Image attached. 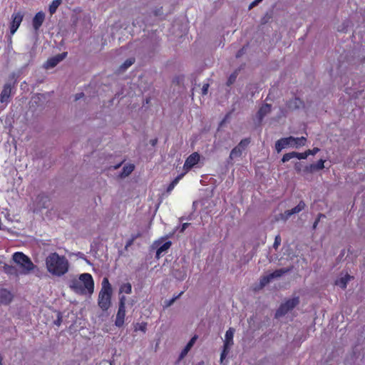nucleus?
<instances>
[{
    "label": "nucleus",
    "instance_id": "obj_1",
    "mask_svg": "<svg viewBox=\"0 0 365 365\" xmlns=\"http://www.w3.org/2000/svg\"><path fill=\"white\" fill-rule=\"evenodd\" d=\"M48 272L53 276L61 277L68 271V261L65 256H60L56 252H51L46 259Z\"/></svg>",
    "mask_w": 365,
    "mask_h": 365
},
{
    "label": "nucleus",
    "instance_id": "obj_2",
    "mask_svg": "<svg viewBox=\"0 0 365 365\" xmlns=\"http://www.w3.org/2000/svg\"><path fill=\"white\" fill-rule=\"evenodd\" d=\"M69 287L77 294H92L94 289L93 277L89 273L81 274L78 279L70 280Z\"/></svg>",
    "mask_w": 365,
    "mask_h": 365
},
{
    "label": "nucleus",
    "instance_id": "obj_3",
    "mask_svg": "<svg viewBox=\"0 0 365 365\" xmlns=\"http://www.w3.org/2000/svg\"><path fill=\"white\" fill-rule=\"evenodd\" d=\"M113 289L108 279L104 277L102 281V287L98 296V305L103 311H108L111 305Z\"/></svg>",
    "mask_w": 365,
    "mask_h": 365
},
{
    "label": "nucleus",
    "instance_id": "obj_4",
    "mask_svg": "<svg viewBox=\"0 0 365 365\" xmlns=\"http://www.w3.org/2000/svg\"><path fill=\"white\" fill-rule=\"evenodd\" d=\"M12 259L20 266L21 274H29L36 267L31 259L22 252H14Z\"/></svg>",
    "mask_w": 365,
    "mask_h": 365
},
{
    "label": "nucleus",
    "instance_id": "obj_5",
    "mask_svg": "<svg viewBox=\"0 0 365 365\" xmlns=\"http://www.w3.org/2000/svg\"><path fill=\"white\" fill-rule=\"evenodd\" d=\"M299 304V298L296 296L293 298H289L284 303H282L275 312V317L280 318L287 314L289 311L292 310L296 306Z\"/></svg>",
    "mask_w": 365,
    "mask_h": 365
},
{
    "label": "nucleus",
    "instance_id": "obj_6",
    "mask_svg": "<svg viewBox=\"0 0 365 365\" xmlns=\"http://www.w3.org/2000/svg\"><path fill=\"white\" fill-rule=\"evenodd\" d=\"M235 329L233 327H230L225 333V339L223 341V349L221 353L220 360L221 362L225 359L228 354L230 346L234 344V335Z\"/></svg>",
    "mask_w": 365,
    "mask_h": 365
},
{
    "label": "nucleus",
    "instance_id": "obj_7",
    "mask_svg": "<svg viewBox=\"0 0 365 365\" xmlns=\"http://www.w3.org/2000/svg\"><path fill=\"white\" fill-rule=\"evenodd\" d=\"M125 296H120L118 310L115 320V324L118 327H121L124 324L125 317Z\"/></svg>",
    "mask_w": 365,
    "mask_h": 365
},
{
    "label": "nucleus",
    "instance_id": "obj_8",
    "mask_svg": "<svg viewBox=\"0 0 365 365\" xmlns=\"http://www.w3.org/2000/svg\"><path fill=\"white\" fill-rule=\"evenodd\" d=\"M250 142V138H244L241 140L237 145H236L235 148L231 150L229 158L231 160H233L237 157L241 156L242 152L245 150Z\"/></svg>",
    "mask_w": 365,
    "mask_h": 365
},
{
    "label": "nucleus",
    "instance_id": "obj_9",
    "mask_svg": "<svg viewBox=\"0 0 365 365\" xmlns=\"http://www.w3.org/2000/svg\"><path fill=\"white\" fill-rule=\"evenodd\" d=\"M24 15L21 11L14 13L11 15V20L9 24L10 34L14 35L20 27Z\"/></svg>",
    "mask_w": 365,
    "mask_h": 365
},
{
    "label": "nucleus",
    "instance_id": "obj_10",
    "mask_svg": "<svg viewBox=\"0 0 365 365\" xmlns=\"http://www.w3.org/2000/svg\"><path fill=\"white\" fill-rule=\"evenodd\" d=\"M306 204L303 200L299 201V202L297 204V205L290 210H286L284 213L279 214V216L278 219H281L282 220H287L289 219L292 215L299 213V212L302 211L304 208L305 207Z\"/></svg>",
    "mask_w": 365,
    "mask_h": 365
},
{
    "label": "nucleus",
    "instance_id": "obj_11",
    "mask_svg": "<svg viewBox=\"0 0 365 365\" xmlns=\"http://www.w3.org/2000/svg\"><path fill=\"white\" fill-rule=\"evenodd\" d=\"M284 141L285 144H287V146L298 148H300V146L305 145L307 142V138L305 137L294 138L292 136H289L287 138H284Z\"/></svg>",
    "mask_w": 365,
    "mask_h": 365
},
{
    "label": "nucleus",
    "instance_id": "obj_12",
    "mask_svg": "<svg viewBox=\"0 0 365 365\" xmlns=\"http://www.w3.org/2000/svg\"><path fill=\"white\" fill-rule=\"evenodd\" d=\"M200 158L199 153L195 152L192 153L190 155H189L184 163L183 168L185 171H188L192 169L195 165L197 164Z\"/></svg>",
    "mask_w": 365,
    "mask_h": 365
},
{
    "label": "nucleus",
    "instance_id": "obj_13",
    "mask_svg": "<svg viewBox=\"0 0 365 365\" xmlns=\"http://www.w3.org/2000/svg\"><path fill=\"white\" fill-rule=\"evenodd\" d=\"M67 55V52H63L61 53H58L56 56H53L52 58H50L47 60L46 63V68H51L55 67L58 63L62 61Z\"/></svg>",
    "mask_w": 365,
    "mask_h": 365
},
{
    "label": "nucleus",
    "instance_id": "obj_14",
    "mask_svg": "<svg viewBox=\"0 0 365 365\" xmlns=\"http://www.w3.org/2000/svg\"><path fill=\"white\" fill-rule=\"evenodd\" d=\"M45 18L46 15L43 11H39L34 15V19L32 20V24L36 31H38L39 29L41 27L45 20Z\"/></svg>",
    "mask_w": 365,
    "mask_h": 365
},
{
    "label": "nucleus",
    "instance_id": "obj_15",
    "mask_svg": "<svg viewBox=\"0 0 365 365\" xmlns=\"http://www.w3.org/2000/svg\"><path fill=\"white\" fill-rule=\"evenodd\" d=\"M307 157V151L304 153L291 152L283 155L281 160L283 163H284V162L289 161V160L294 158H297L298 159H306Z\"/></svg>",
    "mask_w": 365,
    "mask_h": 365
},
{
    "label": "nucleus",
    "instance_id": "obj_16",
    "mask_svg": "<svg viewBox=\"0 0 365 365\" xmlns=\"http://www.w3.org/2000/svg\"><path fill=\"white\" fill-rule=\"evenodd\" d=\"M11 93V86L10 83H6L0 95V102L1 103H7L9 101Z\"/></svg>",
    "mask_w": 365,
    "mask_h": 365
},
{
    "label": "nucleus",
    "instance_id": "obj_17",
    "mask_svg": "<svg viewBox=\"0 0 365 365\" xmlns=\"http://www.w3.org/2000/svg\"><path fill=\"white\" fill-rule=\"evenodd\" d=\"M12 300L11 293L6 289L0 290V304H8Z\"/></svg>",
    "mask_w": 365,
    "mask_h": 365
},
{
    "label": "nucleus",
    "instance_id": "obj_18",
    "mask_svg": "<svg viewBox=\"0 0 365 365\" xmlns=\"http://www.w3.org/2000/svg\"><path fill=\"white\" fill-rule=\"evenodd\" d=\"M197 338V336L196 335H195L187 342V344L185 346V348L180 353V360H181V359L184 358L187 355L188 351L192 349L193 344L195 342Z\"/></svg>",
    "mask_w": 365,
    "mask_h": 365
},
{
    "label": "nucleus",
    "instance_id": "obj_19",
    "mask_svg": "<svg viewBox=\"0 0 365 365\" xmlns=\"http://www.w3.org/2000/svg\"><path fill=\"white\" fill-rule=\"evenodd\" d=\"M287 106L289 109H298L302 106H304L303 101L298 97H295L294 98L290 100L287 103Z\"/></svg>",
    "mask_w": 365,
    "mask_h": 365
},
{
    "label": "nucleus",
    "instance_id": "obj_20",
    "mask_svg": "<svg viewBox=\"0 0 365 365\" xmlns=\"http://www.w3.org/2000/svg\"><path fill=\"white\" fill-rule=\"evenodd\" d=\"M271 105L265 103L263 106H262L258 112H257V117L261 120H262L264 116L269 113L271 111Z\"/></svg>",
    "mask_w": 365,
    "mask_h": 365
},
{
    "label": "nucleus",
    "instance_id": "obj_21",
    "mask_svg": "<svg viewBox=\"0 0 365 365\" xmlns=\"http://www.w3.org/2000/svg\"><path fill=\"white\" fill-rule=\"evenodd\" d=\"M353 278V277L350 276L349 274H346L344 277H341L336 280V285L339 287L340 288L344 289L346 288L348 282Z\"/></svg>",
    "mask_w": 365,
    "mask_h": 365
},
{
    "label": "nucleus",
    "instance_id": "obj_22",
    "mask_svg": "<svg viewBox=\"0 0 365 365\" xmlns=\"http://www.w3.org/2000/svg\"><path fill=\"white\" fill-rule=\"evenodd\" d=\"M172 243L170 241L165 242L163 245H161L160 247H158L156 250V258L159 259L163 252H165L167 250H168Z\"/></svg>",
    "mask_w": 365,
    "mask_h": 365
},
{
    "label": "nucleus",
    "instance_id": "obj_23",
    "mask_svg": "<svg viewBox=\"0 0 365 365\" xmlns=\"http://www.w3.org/2000/svg\"><path fill=\"white\" fill-rule=\"evenodd\" d=\"M62 4V0H54L51 2L50 6H48V12H50L51 15L54 14L58 7Z\"/></svg>",
    "mask_w": 365,
    "mask_h": 365
},
{
    "label": "nucleus",
    "instance_id": "obj_24",
    "mask_svg": "<svg viewBox=\"0 0 365 365\" xmlns=\"http://www.w3.org/2000/svg\"><path fill=\"white\" fill-rule=\"evenodd\" d=\"M184 174L185 173H180L172 180V182L167 187V192H170L174 189V187L178 184L179 180L182 179Z\"/></svg>",
    "mask_w": 365,
    "mask_h": 365
},
{
    "label": "nucleus",
    "instance_id": "obj_25",
    "mask_svg": "<svg viewBox=\"0 0 365 365\" xmlns=\"http://www.w3.org/2000/svg\"><path fill=\"white\" fill-rule=\"evenodd\" d=\"M290 271V268H279V269L275 270L272 273H270V277L277 278L282 277L284 274H286Z\"/></svg>",
    "mask_w": 365,
    "mask_h": 365
},
{
    "label": "nucleus",
    "instance_id": "obj_26",
    "mask_svg": "<svg viewBox=\"0 0 365 365\" xmlns=\"http://www.w3.org/2000/svg\"><path fill=\"white\" fill-rule=\"evenodd\" d=\"M148 323L145 322H137L134 324V331H140L143 333H145L147 331Z\"/></svg>",
    "mask_w": 365,
    "mask_h": 365
},
{
    "label": "nucleus",
    "instance_id": "obj_27",
    "mask_svg": "<svg viewBox=\"0 0 365 365\" xmlns=\"http://www.w3.org/2000/svg\"><path fill=\"white\" fill-rule=\"evenodd\" d=\"M135 62V59L134 58H130L125 60L119 68L120 72H123V71L132 66Z\"/></svg>",
    "mask_w": 365,
    "mask_h": 365
},
{
    "label": "nucleus",
    "instance_id": "obj_28",
    "mask_svg": "<svg viewBox=\"0 0 365 365\" xmlns=\"http://www.w3.org/2000/svg\"><path fill=\"white\" fill-rule=\"evenodd\" d=\"M132 292V285L130 282H125L120 285V294H130Z\"/></svg>",
    "mask_w": 365,
    "mask_h": 365
},
{
    "label": "nucleus",
    "instance_id": "obj_29",
    "mask_svg": "<svg viewBox=\"0 0 365 365\" xmlns=\"http://www.w3.org/2000/svg\"><path fill=\"white\" fill-rule=\"evenodd\" d=\"M287 145L285 144L284 138L278 140L275 143V148L278 153H279L282 149L287 148Z\"/></svg>",
    "mask_w": 365,
    "mask_h": 365
},
{
    "label": "nucleus",
    "instance_id": "obj_30",
    "mask_svg": "<svg viewBox=\"0 0 365 365\" xmlns=\"http://www.w3.org/2000/svg\"><path fill=\"white\" fill-rule=\"evenodd\" d=\"M135 169V166L133 165H125L123 168L121 172V176H127L130 174Z\"/></svg>",
    "mask_w": 365,
    "mask_h": 365
},
{
    "label": "nucleus",
    "instance_id": "obj_31",
    "mask_svg": "<svg viewBox=\"0 0 365 365\" xmlns=\"http://www.w3.org/2000/svg\"><path fill=\"white\" fill-rule=\"evenodd\" d=\"M272 279V278L270 277V274L262 277L259 280L260 287H264L267 284H268L270 282Z\"/></svg>",
    "mask_w": 365,
    "mask_h": 365
},
{
    "label": "nucleus",
    "instance_id": "obj_32",
    "mask_svg": "<svg viewBox=\"0 0 365 365\" xmlns=\"http://www.w3.org/2000/svg\"><path fill=\"white\" fill-rule=\"evenodd\" d=\"M237 75H238V72H237V70H235V72H233L227 78V86H231L232 84H233L237 78Z\"/></svg>",
    "mask_w": 365,
    "mask_h": 365
},
{
    "label": "nucleus",
    "instance_id": "obj_33",
    "mask_svg": "<svg viewBox=\"0 0 365 365\" xmlns=\"http://www.w3.org/2000/svg\"><path fill=\"white\" fill-rule=\"evenodd\" d=\"M141 236L140 232H138L137 234H133L125 244V247H130L133 245L134 242L138 239V237Z\"/></svg>",
    "mask_w": 365,
    "mask_h": 365
},
{
    "label": "nucleus",
    "instance_id": "obj_34",
    "mask_svg": "<svg viewBox=\"0 0 365 365\" xmlns=\"http://www.w3.org/2000/svg\"><path fill=\"white\" fill-rule=\"evenodd\" d=\"M315 171L322 170L324 168V160L320 159L317 163L312 164Z\"/></svg>",
    "mask_w": 365,
    "mask_h": 365
},
{
    "label": "nucleus",
    "instance_id": "obj_35",
    "mask_svg": "<svg viewBox=\"0 0 365 365\" xmlns=\"http://www.w3.org/2000/svg\"><path fill=\"white\" fill-rule=\"evenodd\" d=\"M4 270L6 273L9 274H16L17 272L16 268L12 265H6Z\"/></svg>",
    "mask_w": 365,
    "mask_h": 365
},
{
    "label": "nucleus",
    "instance_id": "obj_36",
    "mask_svg": "<svg viewBox=\"0 0 365 365\" xmlns=\"http://www.w3.org/2000/svg\"><path fill=\"white\" fill-rule=\"evenodd\" d=\"M282 244V237L280 235H277L275 236L274 242L273 244V247L274 249H278L279 246Z\"/></svg>",
    "mask_w": 365,
    "mask_h": 365
},
{
    "label": "nucleus",
    "instance_id": "obj_37",
    "mask_svg": "<svg viewBox=\"0 0 365 365\" xmlns=\"http://www.w3.org/2000/svg\"><path fill=\"white\" fill-rule=\"evenodd\" d=\"M314 171H315V170H314L312 164L305 166L303 169V172L305 173H312Z\"/></svg>",
    "mask_w": 365,
    "mask_h": 365
},
{
    "label": "nucleus",
    "instance_id": "obj_38",
    "mask_svg": "<svg viewBox=\"0 0 365 365\" xmlns=\"http://www.w3.org/2000/svg\"><path fill=\"white\" fill-rule=\"evenodd\" d=\"M209 90V83H204L202 88V94L203 96L207 95L208 93Z\"/></svg>",
    "mask_w": 365,
    "mask_h": 365
},
{
    "label": "nucleus",
    "instance_id": "obj_39",
    "mask_svg": "<svg viewBox=\"0 0 365 365\" xmlns=\"http://www.w3.org/2000/svg\"><path fill=\"white\" fill-rule=\"evenodd\" d=\"M319 151V149L317 148H313L312 150H307L308 156L310 155H315Z\"/></svg>",
    "mask_w": 365,
    "mask_h": 365
},
{
    "label": "nucleus",
    "instance_id": "obj_40",
    "mask_svg": "<svg viewBox=\"0 0 365 365\" xmlns=\"http://www.w3.org/2000/svg\"><path fill=\"white\" fill-rule=\"evenodd\" d=\"M324 217V215H323V214H319V215L318 218H317V219L315 220L314 222V225H313V228H314V229H315V228L317 227V225H318V223H319V220H320V217Z\"/></svg>",
    "mask_w": 365,
    "mask_h": 365
},
{
    "label": "nucleus",
    "instance_id": "obj_41",
    "mask_svg": "<svg viewBox=\"0 0 365 365\" xmlns=\"http://www.w3.org/2000/svg\"><path fill=\"white\" fill-rule=\"evenodd\" d=\"M295 170L297 173H299L302 170V164L297 163L295 165Z\"/></svg>",
    "mask_w": 365,
    "mask_h": 365
},
{
    "label": "nucleus",
    "instance_id": "obj_42",
    "mask_svg": "<svg viewBox=\"0 0 365 365\" xmlns=\"http://www.w3.org/2000/svg\"><path fill=\"white\" fill-rule=\"evenodd\" d=\"M244 53V47L242 48L241 49H240L239 51H237V54H236V57L237 58H240V56H241Z\"/></svg>",
    "mask_w": 365,
    "mask_h": 365
},
{
    "label": "nucleus",
    "instance_id": "obj_43",
    "mask_svg": "<svg viewBox=\"0 0 365 365\" xmlns=\"http://www.w3.org/2000/svg\"><path fill=\"white\" fill-rule=\"evenodd\" d=\"M190 224L189 222H183L181 226V231H184L185 229H187L189 227Z\"/></svg>",
    "mask_w": 365,
    "mask_h": 365
},
{
    "label": "nucleus",
    "instance_id": "obj_44",
    "mask_svg": "<svg viewBox=\"0 0 365 365\" xmlns=\"http://www.w3.org/2000/svg\"><path fill=\"white\" fill-rule=\"evenodd\" d=\"M84 96V93H78L75 96V100L76 101H78L81 98H82L83 96Z\"/></svg>",
    "mask_w": 365,
    "mask_h": 365
},
{
    "label": "nucleus",
    "instance_id": "obj_45",
    "mask_svg": "<svg viewBox=\"0 0 365 365\" xmlns=\"http://www.w3.org/2000/svg\"><path fill=\"white\" fill-rule=\"evenodd\" d=\"M262 0H255L254 1H252L250 4V8L253 7L254 6L257 5L258 3H259L260 1H262Z\"/></svg>",
    "mask_w": 365,
    "mask_h": 365
},
{
    "label": "nucleus",
    "instance_id": "obj_46",
    "mask_svg": "<svg viewBox=\"0 0 365 365\" xmlns=\"http://www.w3.org/2000/svg\"><path fill=\"white\" fill-rule=\"evenodd\" d=\"M157 142H158L157 138L153 139V140H151V145H155L157 143Z\"/></svg>",
    "mask_w": 365,
    "mask_h": 365
},
{
    "label": "nucleus",
    "instance_id": "obj_47",
    "mask_svg": "<svg viewBox=\"0 0 365 365\" xmlns=\"http://www.w3.org/2000/svg\"><path fill=\"white\" fill-rule=\"evenodd\" d=\"M182 293V292H180V293L179 294V295H178V296L175 297V298H173V299H172V300H171V302L169 303V305H170L171 303H173L175 299H177L178 297H179Z\"/></svg>",
    "mask_w": 365,
    "mask_h": 365
},
{
    "label": "nucleus",
    "instance_id": "obj_48",
    "mask_svg": "<svg viewBox=\"0 0 365 365\" xmlns=\"http://www.w3.org/2000/svg\"><path fill=\"white\" fill-rule=\"evenodd\" d=\"M61 319H58L56 322H55V324H57V325H60L61 324Z\"/></svg>",
    "mask_w": 365,
    "mask_h": 365
},
{
    "label": "nucleus",
    "instance_id": "obj_49",
    "mask_svg": "<svg viewBox=\"0 0 365 365\" xmlns=\"http://www.w3.org/2000/svg\"><path fill=\"white\" fill-rule=\"evenodd\" d=\"M2 362H3V356H1V354H0V365L3 364Z\"/></svg>",
    "mask_w": 365,
    "mask_h": 365
},
{
    "label": "nucleus",
    "instance_id": "obj_50",
    "mask_svg": "<svg viewBox=\"0 0 365 365\" xmlns=\"http://www.w3.org/2000/svg\"><path fill=\"white\" fill-rule=\"evenodd\" d=\"M196 365H204V362L200 361V362L197 363Z\"/></svg>",
    "mask_w": 365,
    "mask_h": 365
},
{
    "label": "nucleus",
    "instance_id": "obj_51",
    "mask_svg": "<svg viewBox=\"0 0 365 365\" xmlns=\"http://www.w3.org/2000/svg\"><path fill=\"white\" fill-rule=\"evenodd\" d=\"M0 230H1V222H0Z\"/></svg>",
    "mask_w": 365,
    "mask_h": 365
}]
</instances>
